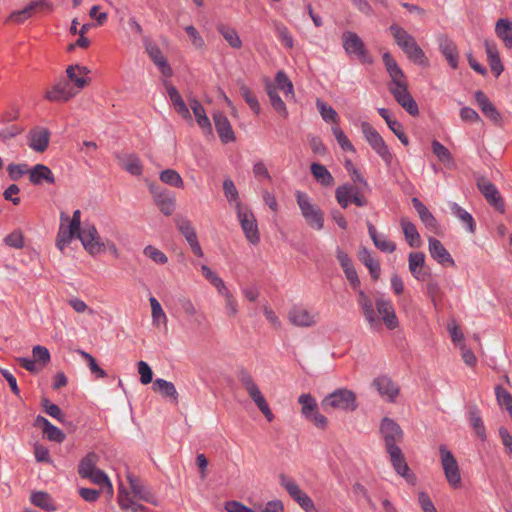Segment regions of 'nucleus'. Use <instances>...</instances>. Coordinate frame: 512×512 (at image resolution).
<instances>
[{
    "label": "nucleus",
    "instance_id": "1",
    "mask_svg": "<svg viewBox=\"0 0 512 512\" xmlns=\"http://www.w3.org/2000/svg\"><path fill=\"white\" fill-rule=\"evenodd\" d=\"M357 293V303L371 330L379 331L382 323L389 330H394L398 327L399 321L395 309L388 298L380 296L373 303L363 290H359Z\"/></svg>",
    "mask_w": 512,
    "mask_h": 512
},
{
    "label": "nucleus",
    "instance_id": "45",
    "mask_svg": "<svg viewBox=\"0 0 512 512\" xmlns=\"http://www.w3.org/2000/svg\"><path fill=\"white\" fill-rule=\"evenodd\" d=\"M35 425L40 427L44 433V435L51 441L61 442L64 439L63 432L52 425L45 417L37 416L35 419Z\"/></svg>",
    "mask_w": 512,
    "mask_h": 512
},
{
    "label": "nucleus",
    "instance_id": "43",
    "mask_svg": "<svg viewBox=\"0 0 512 512\" xmlns=\"http://www.w3.org/2000/svg\"><path fill=\"white\" fill-rule=\"evenodd\" d=\"M152 389L162 395L165 398H169L174 403H178V392L176 390L175 385L162 378H157L154 380Z\"/></svg>",
    "mask_w": 512,
    "mask_h": 512
},
{
    "label": "nucleus",
    "instance_id": "44",
    "mask_svg": "<svg viewBox=\"0 0 512 512\" xmlns=\"http://www.w3.org/2000/svg\"><path fill=\"white\" fill-rule=\"evenodd\" d=\"M167 94L173 103L176 111L184 118L191 119L189 108L185 104L178 90L171 84L165 83Z\"/></svg>",
    "mask_w": 512,
    "mask_h": 512
},
{
    "label": "nucleus",
    "instance_id": "5",
    "mask_svg": "<svg viewBox=\"0 0 512 512\" xmlns=\"http://www.w3.org/2000/svg\"><path fill=\"white\" fill-rule=\"evenodd\" d=\"M360 129L374 152L383 160L386 166H391L394 158L393 153L378 131L367 121L360 123Z\"/></svg>",
    "mask_w": 512,
    "mask_h": 512
},
{
    "label": "nucleus",
    "instance_id": "11",
    "mask_svg": "<svg viewBox=\"0 0 512 512\" xmlns=\"http://www.w3.org/2000/svg\"><path fill=\"white\" fill-rule=\"evenodd\" d=\"M335 198L343 209H346L350 203H354L358 207H364L368 204L367 198L360 193V190L349 183L336 188Z\"/></svg>",
    "mask_w": 512,
    "mask_h": 512
},
{
    "label": "nucleus",
    "instance_id": "46",
    "mask_svg": "<svg viewBox=\"0 0 512 512\" xmlns=\"http://www.w3.org/2000/svg\"><path fill=\"white\" fill-rule=\"evenodd\" d=\"M359 260L368 268L373 279H378L380 275V264L370 253V251L362 247L358 253Z\"/></svg>",
    "mask_w": 512,
    "mask_h": 512
},
{
    "label": "nucleus",
    "instance_id": "22",
    "mask_svg": "<svg viewBox=\"0 0 512 512\" xmlns=\"http://www.w3.org/2000/svg\"><path fill=\"white\" fill-rule=\"evenodd\" d=\"M89 73L90 70L86 66H81L79 64L69 65L66 68V80L69 81L72 84V87L76 89L77 94L89 84Z\"/></svg>",
    "mask_w": 512,
    "mask_h": 512
},
{
    "label": "nucleus",
    "instance_id": "24",
    "mask_svg": "<svg viewBox=\"0 0 512 512\" xmlns=\"http://www.w3.org/2000/svg\"><path fill=\"white\" fill-rule=\"evenodd\" d=\"M50 132L44 127H35L27 134V144L35 152L43 153L49 146Z\"/></svg>",
    "mask_w": 512,
    "mask_h": 512
},
{
    "label": "nucleus",
    "instance_id": "47",
    "mask_svg": "<svg viewBox=\"0 0 512 512\" xmlns=\"http://www.w3.org/2000/svg\"><path fill=\"white\" fill-rule=\"evenodd\" d=\"M310 170L313 177L321 185L326 187H331L334 185V178L324 165L319 163H312Z\"/></svg>",
    "mask_w": 512,
    "mask_h": 512
},
{
    "label": "nucleus",
    "instance_id": "3",
    "mask_svg": "<svg viewBox=\"0 0 512 512\" xmlns=\"http://www.w3.org/2000/svg\"><path fill=\"white\" fill-rule=\"evenodd\" d=\"M321 406L326 412L333 410L353 412L358 408V403L356 394L352 390L338 388L322 399Z\"/></svg>",
    "mask_w": 512,
    "mask_h": 512
},
{
    "label": "nucleus",
    "instance_id": "27",
    "mask_svg": "<svg viewBox=\"0 0 512 512\" xmlns=\"http://www.w3.org/2000/svg\"><path fill=\"white\" fill-rule=\"evenodd\" d=\"M428 250L431 257L440 265L443 266H455V261L444 247V245L438 239L429 237L428 239Z\"/></svg>",
    "mask_w": 512,
    "mask_h": 512
},
{
    "label": "nucleus",
    "instance_id": "60",
    "mask_svg": "<svg viewBox=\"0 0 512 512\" xmlns=\"http://www.w3.org/2000/svg\"><path fill=\"white\" fill-rule=\"evenodd\" d=\"M219 295H221L225 300V309L226 313L229 317H235L238 314V302L231 293V291L226 287L218 291Z\"/></svg>",
    "mask_w": 512,
    "mask_h": 512
},
{
    "label": "nucleus",
    "instance_id": "56",
    "mask_svg": "<svg viewBox=\"0 0 512 512\" xmlns=\"http://www.w3.org/2000/svg\"><path fill=\"white\" fill-rule=\"evenodd\" d=\"M160 180L172 187L175 188H183L184 187V181L180 174L174 170V169H165L160 172L159 175Z\"/></svg>",
    "mask_w": 512,
    "mask_h": 512
},
{
    "label": "nucleus",
    "instance_id": "59",
    "mask_svg": "<svg viewBox=\"0 0 512 512\" xmlns=\"http://www.w3.org/2000/svg\"><path fill=\"white\" fill-rule=\"evenodd\" d=\"M223 191L227 201L234 205L236 211L238 210V205H242L239 199L238 190L231 179H225L223 182Z\"/></svg>",
    "mask_w": 512,
    "mask_h": 512
},
{
    "label": "nucleus",
    "instance_id": "37",
    "mask_svg": "<svg viewBox=\"0 0 512 512\" xmlns=\"http://www.w3.org/2000/svg\"><path fill=\"white\" fill-rule=\"evenodd\" d=\"M412 204L418 213V216L422 223L431 231H436L438 228V222L428 208L416 197L412 198Z\"/></svg>",
    "mask_w": 512,
    "mask_h": 512
},
{
    "label": "nucleus",
    "instance_id": "53",
    "mask_svg": "<svg viewBox=\"0 0 512 512\" xmlns=\"http://www.w3.org/2000/svg\"><path fill=\"white\" fill-rule=\"evenodd\" d=\"M272 26L278 39L282 42V44L289 49L293 48L294 39L292 34L289 32L288 28L283 23L277 20L272 22Z\"/></svg>",
    "mask_w": 512,
    "mask_h": 512
},
{
    "label": "nucleus",
    "instance_id": "4",
    "mask_svg": "<svg viewBox=\"0 0 512 512\" xmlns=\"http://www.w3.org/2000/svg\"><path fill=\"white\" fill-rule=\"evenodd\" d=\"M295 197L306 223L315 230H322L324 227V214L320 207L302 191H296Z\"/></svg>",
    "mask_w": 512,
    "mask_h": 512
},
{
    "label": "nucleus",
    "instance_id": "54",
    "mask_svg": "<svg viewBox=\"0 0 512 512\" xmlns=\"http://www.w3.org/2000/svg\"><path fill=\"white\" fill-rule=\"evenodd\" d=\"M149 302L151 306V317L153 324L156 326L161 324L166 325L168 319L159 301L155 297L151 296L149 298Z\"/></svg>",
    "mask_w": 512,
    "mask_h": 512
},
{
    "label": "nucleus",
    "instance_id": "63",
    "mask_svg": "<svg viewBox=\"0 0 512 512\" xmlns=\"http://www.w3.org/2000/svg\"><path fill=\"white\" fill-rule=\"evenodd\" d=\"M97 456L95 453H89L79 464L78 473L84 478L96 469Z\"/></svg>",
    "mask_w": 512,
    "mask_h": 512
},
{
    "label": "nucleus",
    "instance_id": "34",
    "mask_svg": "<svg viewBox=\"0 0 512 512\" xmlns=\"http://www.w3.org/2000/svg\"><path fill=\"white\" fill-rule=\"evenodd\" d=\"M80 229L73 228L72 225L66 224L60 221V227L56 238V246L60 251H64L65 248L72 242L74 237L78 238Z\"/></svg>",
    "mask_w": 512,
    "mask_h": 512
},
{
    "label": "nucleus",
    "instance_id": "40",
    "mask_svg": "<svg viewBox=\"0 0 512 512\" xmlns=\"http://www.w3.org/2000/svg\"><path fill=\"white\" fill-rule=\"evenodd\" d=\"M119 165L128 173L140 176L143 172L142 163L136 154H123L117 157Z\"/></svg>",
    "mask_w": 512,
    "mask_h": 512
},
{
    "label": "nucleus",
    "instance_id": "58",
    "mask_svg": "<svg viewBox=\"0 0 512 512\" xmlns=\"http://www.w3.org/2000/svg\"><path fill=\"white\" fill-rule=\"evenodd\" d=\"M316 107H317L322 119L325 122H332L335 124L338 123L339 116H338L336 110L332 106L328 105L326 102H324L321 99H317Z\"/></svg>",
    "mask_w": 512,
    "mask_h": 512
},
{
    "label": "nucleus",
    "instance_id": "33",
    "mask_svg": "<svg viewBox=\"0 0 512 512\" xmlns=\"http://www.w3.org/2000/svg\"><path fill=\"white\" fill-rule=\"evenodd\" d=\"M373 385L379 394L386 398L388 401L393 402L398 396L399 389L389 377H378L374 380Z\"/></svg>",
    "mask_w": 512,
    "mask_h": 512
},
{
    "label": "nucleus",
    "instance_id": "12",
    "mask_svg": "<svg viewBox=\"0 0 512 512\" xmlns=\"http://www.w3.org/2000/svg\"><path fill=\"white\" fill-rule=\"evenodd\" d=\"M78 239L84 249L92 256L104 251V241L93 224H85L78 233Z\"/></svg>",
    "mask_w": 512,
    "mask_h": 512
},
{
    "label": "nucleus",
    "instance_id": "62",
    "mask_svg": "<svg viewBox=\"0 0 512 512\" xmlns=\"http://www.w3.org/2000/svg\"><path fill=\"white\" fill-rule=\"evenodd\" d=\"M331 130L337 143L339 144L342 150L349 151L352 153L356 152L354 145L351 143V141L348 139V137L345 135V133L339 126H333Z\"/></svg>",
    "mask_w": 512,
    "mask_h": 512
},
{
    "label": "nucleus",
    "instance_id": "38",
    "mask_svg": "<svg viewBox=\"0 0 512 512\" xmlns=\"http://www.w3.org/2000/svg\"><path fill=\"white\" fill-rule=\"evenodd\" d=\"M367 227L370 238L372 239L374 245L379 250L386 253H392L395 251V243L388 240V238L385 235L379 234L372 223L368 222Z\"/></svg>",
    "mask_w": 512,
    "mask_h": 512
},
{
    "label": "nucleus",
    "instance_id": "20",
    "mask_svg": "<svg viewBox=\"0 0 512 512\" xmlns=\"http://www.w3.org/2000/svg\"><path fill=\"white\" fill-rule=\"evenodd\" d=\"M389 91L391 92L397 103L403 109H405L410 115L416 116L419 114L418 105L414 98L412 97V95L410 94V92L408 91L407 83L396 87H391Z\"/></svg>",
    "mask_w": 512,
    "mask_h": 512
},
{
    "label": "nucleus",
    "instance_id": "31",
    "mask_svg": "<svg viewBox=\"0 0 512 512\" xmlns=\"http://www.w3.org/2000/svg\"><path fill=\"white\" fill-rule=\"evenodd\" d=\"M29 181L33 185H42L55 183V177L52 170L44 164H36L29 170Z\"/></svg>",
    "mask_w": 512,
    "mask_h": 512
},
{
    "label": "nucleus",
    "instance_id": "49",
    "mask_svg": "<svg viewBox=\"0 0 512 512\" xmlns=\"http://www.w3.org/2000/svg\"><path fill=\"white\" fill-rule=\"evenodd\" d=\"M217 31L225 39L230 47L234 49H240L242 47V41L235 28L226 24H219L217 26Z\"/></svg>",
    "mask_w": 512,
    "mask_h": 512
},
{
    "label": "nucleus",
    "instance_id": "23",
    "mask_svg": "<svg viewBox=\"0 0 512 512\" xmlns=\"http://www.w3.org/2000/svg\"><path fill=\"white\" fill-rule=\"evenodd\" d=\"M390 461L395 472L403 477L406 482L410 485H415L417 478L415 474L410 470L407 461L402 454V450H389Z\"/></svg>",
    "mask_w": 512,
    "mask_h": 512
},
{
    "label": "nucleus",
    "instance_id": "6",
    "mask_svg": "<svg viewBox=\"0 0 512 512\" xmlns=\"http://www.w3.org/2000/svg\"><path fill=\"white\" fill-rule=\"evenodd\" d=\"M239 380L248 393L249 397L253 400L267 421L272 422L274 419V414L272 413L269 404L267 403L265 397L263 396L252 376L247 371H241L239 374Z\"/></svg>",
    "mask_w": 512,
    "mask_h": 512
},
{
    "label": "nucleus",
    "instance_id": "32",
    "mask_svg": "<svg viewBox=\"0 0 512 512\" xmlns=\"http://www.w3.org/2000/svg\"><path fill=\"white\" fill-rule=\"evenodd\" d=\"M215 128L223 143H230L235 140V135L228 118L221 112L213 116Z\"/></svg>",
    "mask_w": 512,
    "mask_h": 512
},
{
    "label": "nucleus",
    "instance_id": "30",
    "mask_svg": "<svg viewBox=\"0 0 512 512\" xmlns=\"http://www.w3.org/2000/svg\"><path fill=\"white\" fill-rule=\"evenodd\" d=\"M117 502L120 508L130 512H146V507L134 501L130 492L122 484L118 487Z\"/></svg>",
    "mask_w": 512,
    "mask_h": 512
},
{
    "label": "nucleus",
    "instance_id": "17",
    "mask_svg": "<svg viewBox=\"0 0 512 512\" xmlns=\"http://www.w3.org/2000/svg\"><path fill=\"white\" fill-rule=\"evenodd\" d=\"M175 224L180 233L185 237L192 252L198 257H203L204 253L199 244L197 234L192 225V222L187 217L181 216L175 219Z\"/></svg>",
    "mask_w": 512,
    "mask_h": 512
},
{
    "label": "nucleus",
    "instance_id": "28",
    "mask_svg": "<svg viewBox=\"0 0 512 512\" xmlns=\"http://www.w3.org/2000/svg\"><path fill=\"white\" fill-rule=\"evenodd\" d=\"M408 267L417 281H425L429 276V269L425 266V255L422 252H411L408 256Z\"/></svg>",
    "mask_w": 512,
    "mask_h": 512
},
{
    "label": "nucleus",
    "instance_id": "7",
    "mask_svg": "<svg viewBox=\"0 0 512 512\" xmlns=\"http://www.w3.org/2000/svg\"><path fill=\"white\" fill-rule=\"evenodd\" d=\"M343 48L347 55L357 58L363 64H371L373 59L359 35L352 31L342 34Z\"/></svg>",
    "mask_w": 512,
    "mask_h": 512
},
{
    "label": "nucleus",
    "instance_id": "41",
    "mask_svg": "<svg viewBox=\"0 0 512 512\" xmlns=\"http://www.w3.org/2000/svg\"><path fill=\"white\" fill-rule=\"evenodd\" d=\"M484 47L491 70L495 73L496 76H499L502 73L504 67L500 60L499 51L496 43L493 41L486 40L484 42Z\"/></svg>",
    "mask_w": 512,
    "mask_h": 512
},
{
    "label": "nucleus",
    "instance_id": "26",
    "mask_svg": "<svg viewBox=\"0 0 512 512\" xmlns=\"http://www.w3.org/2000/svg\"><path fill=\"white\" fill-rule=\"evenodd\" d=\"M383 63L390 77L389 89L407 83L406 76L400 66L389 52H385L382 56Z\"/></svg>",
    "mask_w": 512,
    "mask_h": 512
},
{
    "label": "nucleus",
    "instance_id": "8",
    "mask_svg": "<svg viewBox=\"0 0 512 512\" xmlns=\"http://www.w3.org/2000/svg\"><path fill=\"white\" fill-rule=\"evenodd\" d=\"M287 317L291 325L299 328H309L317 325L320 314L315 309H308L303 305H294L289 309Z\"/></svg>",
    "mask_w": 512,
    "mask_h": 512
},
{
    "label": "nucleus",
    "instance_id": "55",
    "mask_svg": "<svg viewBox=\"0 0 512 512\" xmlns=\"http://www.w3.org/2000/svg\"><path fill=\"white\" fill-rule=\"evenodd\" d=\"M276 90L280 89L284 92L286 98H294V88L292 82L283 71H278L275 76Z\"/></svg>",
    "mask_w": 512,
    "mask_h": 512
},
{
    "label": "nucleus",
    "instance_id": "51",
    "mask_svg": "<svg viewBox=\"0 0 512 512\" xmlns=\"http://www.w3.org/2000/svg\"><path fill=\"white\" fill-rule=\"evenodd\" d=\"M266 92L274 110L278 112L281 116L286 118L288 116L287 107L284 101L279 96L276 87L273 84H268L266 86Z\"/></svg>",
    "mask_w": 512,
    "mask_h": 512
},
{
    "label": "nucleus",
    "instance_id": "29",
    "mask_svg": "<svg viewBox=\"0 0 512 512\" xmlns=\"http://www.w3.org/2000/svg\"><path fill=\"white\" fill-rule=\"evenodd\" d=\"M475 100L482 113L496 125L502 124V116L482 91L475 92Z\"/></svg>",
    "mask_w": 512,
    "mask_h": 512
},
{
    "label": "nucleus",
    "instance_id": "21",
    "mask_svg": "<svg viewBox=\"0 0 512 512\" xmlns=\"http://www.w3.org/2000/svg\"><path fill=\"white\" fill-rule=\"evenodd\" d=\"M126 479L133 494V499L137 498L138 500L157 505V500L152 490L146 486L138 477L127 471Z\"/></svg>",
    "mask_w": 512,
    "mask_h": 512
},
{
    "label": "nucleus",
    "instance_id": "57",
    "mask_svg": "<svg viewBox=\"0 0 512 512\" xmlns=\"http://www.w3.org/2000/svg\"><path fill=\"white\" fill-rule=\"evenodd\" d=\"M426 294L435 308L441 303L443 291L438 281L431 279L426 284Z\"/></svg>",
    "mask_w": 512,
    "mask_h": 512
},
{
    "label": "nucleus",
    "instance_id": "35",
    "mask_svg": "<svg viewBox=\"0 0 512 512\" xmlns=\"http://www.w3.org/2000/svg\"><path fill=\"white\" fill-rule=\"evenodd\" d=\"M439 50L451 68L456 69L458 67L459 54L455 43L447 37H441L439 39Z\"/></svg>",
    "mask_w": 512,
    "mask_h": 512
},
{
    "label": "nucleus",
    "instance_id": "16",
    "mask_svg": "<svg viewBox=\"0 0 512 512\" xmlns=\"http://www.w3.org/2000/svg\"><path fill=\"white\" fill-rule=\"evenodd\" d=\"M380 432L384 439L386 448H398L403 439L401 427L390 418H383L380 425Z\"/></svg>",
    "mask_w": 512,
    "mask_h": 512
},
{
    "label": "nucleus",
    "instance_id": "13",
    "mask_svg": "<svg viewBox=\"0 0 512 512\" xmlns=\"http://www.w3.org/2000/svg\"><path fill=\"white\" fill-rule=\"evenodd\" d=\"M77 95L76 89L65 78H60L46 91L44 97L50 102H68Z\"/></svg>",
    "mask_w": 512,
    "mask_h": 512
},
{
    "label": "nucleus",
    "instance_id": "25",
    "mask_svg": "<svg viewBox=\"0 0 512 512\" xmlns=\"http://www.w3.org/2000/svg\"><path fill=\"white\" fill-rule=\"evenodd\" d=\"M383 63L390 77L389 89L407 83L406 76L400 66L389 52H385L382 56Z\"/></svg>",
    "mask_w": 512,
    "mask_h": 512
},
{
    "label": "nucleus",
    "instance_id": "39",
    "mask_svg": "<svg viewBox=\"0 0 512 512\" xmlns=\"http://www.w3.org/2000/svg\"><path fill=\"white\" fill-rule=\"evenodd\" d=\"M495 34L506 48H512V20L500 18L495 23Z\"/></svg>",
    "mask_w": 512,
    "mask_h": 512
},
{
    "label": "nucleus",
    "instance_id": "64",
    "mask_svg": "<svg viewBox=\"0 0 512 512\" xmlns=\"http://www.w3.org/2000/svg\"><path fill=\"white\" fill-rule=\"evenodd\" d=\"M143 254L154 263L159 265H164L168 262V257L165 255V253L152 245H147L143 250Z\"/></svg>",
    "mask_w": 512,
    "mask_h": 512
},
{
    "label": "nucleus",
    "instance_id": "19",
    "mask_svg": "<svg viewBox=\"0 0 512 512\" xmlns=\"http://www.w3.org/2000/svg\"><path fill=\"white\" fill-rule=\"evenodd\" d=\"M144 47L147 54L159 69V71L163 74V76L167 78L171 77L173 73L172 68L162 54L159 46L153 40L145 38Z\"/></svg>",
    "mask_w": 512,
    "mask_h": 512
},
{
    "label": "nucleus",
    "instance_id": "18",
    "mask_svg": "<svg viewBox=\"0 0 512 512\" xmlns=\"http://www.w3.org/2000/svg\"><path fill=\"white\" fill-rule=\"evenodd\" d=\"M149 188L157 207L164 215L170 216L175 210L176 198L174 193L154 185H151Z\"/></svg>",
    "mask_w": 512,
    "mask_h": 512
},
{
    "label": "nucleus",
    "instance_id": "2",
    "mask_svg": "<svg viewBox=\"0 0 512 512\" xmlns=\"http://www.w3.org/2000/svg\"><path fill=\"white\" fill-rule=\"evenodd\" d=\"M389 31L396 44L403 50L410 61L421 66H428V59L424 51L411 34L397 24H392L389 27Z\"/></svg>",
    "mask_w": 512,
    "mask_h": 512
},
{
    "label": "nucleus",
    "instance_id": "61",
    "mask_svg": "<svg viewBox=\"0 0 512 512\" xmlns=\"http://www.w3.org/2000/svg\"><path fill=\"white\" fill-rule=\"evenodd\" d=\"M238 85L241 96L244 98L245 102L254 113L258 114L260 112V104L252 90L243 82H239Z\"/></svg>",
    "mask_w": 512,
    "mask_h": 512
},
{
    "label": "nucleus",
    "instance_id": "14",
    "mask_svg": "<svg viewBox=\"0 0 512 512\" xmlns=\"http://www.w3.org/2000/svg\"><path fill=\"white\" fill-rule=\"evenodd\" d=\"M441 463L447 482L453 488L461 485V475L458 462L450 450H441Z\"/></svg>",
    "mask_w": 512,
    "mask_h": 512
},
{
    "label": "nucleus",
    "instance_id": "48",
    "mask_svg": "<svg viewBox=\"0 0 512 512\" xmlns=\"http://www.w3.org/2000/svg\"><path fill=\"white\" fill-rule=\"evenodd\" d=\"M30 501L33 505L45 511H55L57 509L52 497L44 491L32 492L30 495Z\"/></svg>",
    "mask_w": 512,
    "mask_h": 512
},
{
    "label": "nucleus",
    "instance_id": "10",
    "mask_svg": "<svg viewBox=\"0 0 512 512\" xmlns=\"http://www.w3.org/2000/svg\"><path fill=\"white\" fill-rule=\"evenodd\" d=\"M236 213L241 228L248 242L253 245L258 244L260 241V235L257 220L253 212L248 207L238 205V210L236 211Z\"/></svg>",
    "mask_w": 512,
    "mask_h": 512
},
{
    "label": "nucleus",
    "instance_id": "36",
    "mask_svg": "<svg viewBox=\"0 0 512 512\" xmlns=\"http://www.w3.org/2000/svg\"><path fill=\"white\" fill-rule=\"evenodd\" d=\"M400 225L408 245L412 248L420 247L422 241L415 224L412 223L407 217H401Z\"/></svg>",
    "mask_w": 512,
    "mask_h": 512
},
{
    "label": "nucleus",
    "instance_id": "50",
    "mask_svg": "<svg viewBox=\"0 0 512 512\" xmlns=\"http://www.w3.org/2000/svg\"><path fill=\"white\" fill-rule=\"evenodd\" d=\"M450 208L453 215L466 226L467 230L470 233H474L476 230V223L472 215L457 203H451Z\"/></svg>",
    "mask_w": 512,
    "mask_h": 512
},
{
    "label": "nucleus",
    "instance_id": "42",
    "mask_svg": "<svg viewBox=\"0 0 512 512\" xmlns=\"http://www.w3.org/2000/svg\"><path fill=\"white\" fill-rule=\"evenodd\" d=\"M190 107L193 111V114L196 118V122L198 126L207 133L212 132L211 122L205 112L203 105L197 99H191L189 101Z\"/></svg>",
    "mask_w": 512,
    "mask_h": 512
},
{
    "label": "nucleus",
    "instance_id": "9",
    "mask_svg": "<svg viewBox=\"0 0 512 512\" xmlns=\"http://www.w3.org/2000/svg\"><path fill=\"white\" fill-rule=\"evenodd\" d=\"M279 483L302 509H304L306 512L315 511V505L312 499L300 489L293 478L285 474H280Z\"/></svg>",
    "mask_w": 512,
    "mask_h": 512
},
{
    "label": "nucleus",
    "instance_id": "52",
    "mask_svg": "<svg viewBox=\"0 0 512 512\" xmlns=\"http://www.w3.org/2000/svg\"><path fill=\"white\" fill-rule=\"evenodd\" d=\"M298 403L301 405V414L306 419L318 410L316 399L310 393H303L298 397Z\"/></svg>",
    "mask_w": 512,
    "mask_h": 512
},
{
    "label": "nucleus",
    "instance_id": "15",
    "mask_svg": "<svg viewBox=\"0 0 512 512\" xmlns=\"http://www.w3.org/2000/svg\"><path fill=\"white\" fill-rule=\"evenodd\" d=\"M477 187L491 206L500 213H504V200L497 187L491 181L484 177H480L477 179Z\"/></svg>",
    "mask_w": 512,
    "mask_h": 512
}]
</instances>
